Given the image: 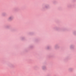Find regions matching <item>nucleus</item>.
Wrapping results in <instances>:
<instances>
[{
	"label": "nucleus",
	"instance_id": "f257e3e1",
	"mask_svg": "<svg viewBox=\"0 0 76 76\" xmlns=\"http://www.w3.org/2000/svg\"><path fill=\"white\" fill-rule=\"evenodd\" d=\"M13 19V18L12 17H10L8 18V20H12Z\"/></svg>",
	"mask_w": 76,
	"mask_h": 76
},
{
	"label": "nucleus",
	"instance_id": "f03ea898",
	"mask_svg": "<svg viewBox=\"0 0 76 76\" xmlns=\"http://www.w3.org/2000/svg\"><path fill=\"white\" fill-rule=\"evenodd\" d=\"M43 69H44V68H43Z\"/></svg>",
	"mask_w": 76,
	"mask_h": 76
}]
</instances>
